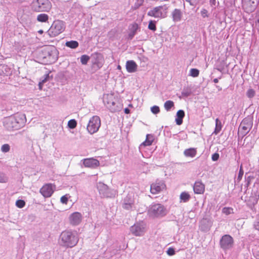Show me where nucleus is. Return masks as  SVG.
I'll return each mask as SVG.
<instances>
[{
  "label": "nucleus",
  "instance_id": "obj_10",
  "mask_svg": "<svg viewBox=\"0 0 259 259\" xmlns=\"http://www.w3.org/2000/svg\"><path fill=\"white\" fill-rule=\"evenodd\" d=\"M146 231V225L143 222H139L131 227L130 232L136 236H142Z\"/></svg>",
  "mask_w": 259,
  "mask_h": 259
},
{
  "label": "nucleus",
  "instance_id": "obj_19",
  "mask_svg": "<svg viewBox=\"0 0 259 259\" xmlns=\"http://www.w3.org/2000/svg\"><path fill=\"white\" fill-rule=\"evenodd\" d=\"M92 63L94 65H96L98 68H100L104 63V59L102 55L100 54L93 55Z\"/></svg>",
  "mask_w": 259,
  "mask_h": 259
},
{
  "label": "nucleus",
  "instance_id": "obj_23",
  "mask_svg": "<svg viewBox=\"0 0 259 259\" xmlns=\"http://www.w3.org/2000/svg\"><path fill=\"white\" fill-rule=\"evenodd\" d=\"M250 128H251L250 124H248V123L246 124L245 123V121H243L241 123V124H240V127H239V131L241 133H242V135H245L249 132Z\"/></svg>",
  "mask_w": 259,
  "mask_h": 259
},
{
  "label": "nucleus",
  "instance_id": "obj_6",
  "mask_svg": "<svg viewBox=\"0 0 259 259\" xmlns=\"http://www.w3.org/2000/svg\"><path fill=\"white\" fill-rule=\"evenodd\" d=\"M168 9V6L166 5L156 7L148 11L147 15L155 18H164L167 16Z\"/></svg>",
  "mask_w": 259,
  "mask_h": 259
},
{
  "label": "nucleus",
  "instance_id": "obj_24",
  "mask_svg": "<svg viewBox=\"0 0 259 259\" xmlns=\"http://www.w3.org/2000/svg\"><path fill=\"white\" fill-rule=\"evenodd\" d=\"M197 154V149L195 148H190L186 149L184 151V155L187 157L194 158Z\"/></svg>",
  "mask_w": 259,
  "mask_h": 259
},
{
  "label": "nucleus",
  "instance_id": "obj_52",
  "mask_svg": "<svg viewBox=\"0 0 259 259\" xmlns=\"http://www.w3.org/2000/svg\"><path fill=\"white\" fill-rule=\"evenodd\" d=\"M213 82L215 83H218L219 82V79L218 78H214L213 79Z\"/></svg>",
  "mask_w": 259,
  "mask_h": 259
},
{
  "label": "nucleus",
  "instance_id": "obj_30",
  "mask_svg": "<svg viewBox=\"0 0 259 259\" xmlns=\"http://www.w3.org/2000/svg\"><path fill=\"white\" fill-rule=\"evenodd\" d=\"M49 16L46 14H39L37 17V20L40 22H46L48 20Z\"/></svg>",
  "mask_w": 259,
  "mask_h": 259
},
{
  "label": "nucleus",
  "instance_id": "obj_13",
  "mask_svg": "<svg viewBox=\"0 0 259 259\" xmlns=\"http://www.w3.org/2000/svg\"><path fill=\"white\" fill-rule=\"evenodd\" d=\"M44 51L48 54V57L51 62L57 61L58 58V52L55 47L49 46L46 48Z\"/></svg>",
  "mask_w": 259,
  "mask_h": 259
},
{
  "label": "nucleus",
  "instance_id": "obj_31",
  "mask_svg": "<svg viewBox=\"0 0 259 259\" xmlns=\"http://www.w3.org/2000/svg\"><path fill=\"white\" fill-rule=\"evenodd\" d=\"M174 106V103L170 100L166 101L164 104V107L166 111H169L170 109Z\"/></svg>",
  "mask_w": 259,
  "mask_h": 259
},
{
  "label": "nucleus",
  "instance_id": "obj_35",
  "mask_svg": "<svg viewBox=\"0 0 259 259\" xmlns=\"http://www.w3.org/2000/svg\"><path fill=\"white\" fill-rule=\"evenodd\" d=\"M49 78V74H46L42 80L39 82V89L40 90L42 89L43 84L48 80V78Z\"/></svg>",
  "mask_w": 259,
  "mask_h": 259
},
{
  "label": "nucleus",
  "instance_id": "obj_17",
  "mask_svg": "<svg viewBox=\"0 0 259 259\" xmlns=\"http://www.w3.org/2000/svg\"><path fill=\"white\" fill-rule=\"evenodd\" d=\"M212 224V223L210 220L205 218L201 221L199 227L201 231L206 232L210 230Z\"/></svg>",
  "mask_w": 259,
  "mask_h": 259
},
{
  "label": "nucleus",
  "instance_id": "obj_53",
  "mask_svg": "<svg viewBox=\"0 0 259 259\" xmlns=\"http://www.w3.org/2000/svg\"><path fill=\"white\" fill-rule=\"evenodd\" d=\"M38 32L39 33H40V34H42V33H43L44 31H43V30H39L38 31Z\"/></svg>",
  "mask_w": 259,
  "mask_h": 259
},
{
  "label": "nucleus",
  "instance_id": "obj_11",
  "mask_svg": "<svg viewBox=\"0 0 259 259\" xmlns=\"http://www.w3.org/2000/svg\"><path fill=\"white\" fill-rule=\"evenodd\" d=\"M220 245L224 250H228L231 248L233 245V239L229 235H225L220 240Z\"/></svg>",
  "mask_w": 259,
  "mask_h": 259
},
{
  "label": "nucleus",
  "instance_id": "obj_46",
  "mask_svg": "<svg viewBox=\"0 0 259 259\" xmlns=\"http://www.w3.org/2000/svg\"><path fill=\"white\" fill-rule=\"evenodd\" d=\"M186 1L189 2L191 6H195L199 3V0H186Z\"/></svg>",
  "mask_w": 259,
  "mask_h": 259
},
{
  "label": "nucleus",
  "instance_id": "obj_49",
  "mask_svg": "<svg viewBox=\"0 0 259 259\" xmlns=\"http://www.w3.org/2000/svg\"><path fill=\"white\" fill-rule=\"evenodd\" d=\"M254 228L259 231V219L254 223Z\"/></svg>",
  "mask_w": 259,
  "mask_h": 259
},
{
  "label": "nucleus",
  "instance_id": "obj_54",
  "mask_svg": "<svg viewBox=\"0 0 259 259\" xmlns=\"http://www.w3.org/2000/svg\"><path fill=\"white\" fill-rule=\"evenodd\" d=\"M182 95H185V96H188V94H187V93H185L184 92L182 93Z\"/></svg>",
  "mask_w": 259,
  "mask_h": 259
},
{
  "label": "nucleus",
  "instance_id": "obj_45",
  "mask_svg": "<svg viewBox=\"0 0 259 259\" xmlns=\"http://www.w3.org/2000/svg\"><path fill=\"white\" fill-rule=\"evenodd\" d=\"M201 15L203 18L207 17L208 16L207 11L205 9H202L201 11Z\"/></svg>",
  "mask_w": 259,
  "mask_h": 259
},
{
  "label": "nucleus",
  "instance_id": "obj_22",
  "mask_svg": "<svg viewBox=\"0 0 259 259\" xmlns=\"http://www.w3.org/2000/svg\"><path fill=\"white\" fill-rule=\"evenodd\" d=\"M138 66L136 62L133 60L126 61V69L128 72L133 73L137 71Z\"/></svg>",
  "mask_w": 259,
  "mask_h": 259
},
{
  "label": "nucleus",
  "instance_id": "obj_1",
  "mask_svg": "<svg viewBox=\"0 0 259 259\" xmlns=\"http://www.w3.org/2000/svg\"><path fill=\"white\" fill-rule=\"evenodd\" d=\"M79 241L77 233L71 230H65L60 235L58 242L60 246L65 248H72Z\"/></svg>",
  "mask_w": 259,
  "mask_h": 259
},
{
  "label": "nucleus",
  "instance_id": "obj_34",
  "mask_svg": "<svg viewBox=\"0 0 259 259\" xmlns=\"http://www.w3.org/2000/svg\"><path fill=\"white\" fill-rule=\"evenodd\" d=\"M89 60L90 57L86 55H82L80 57V61L83 65H86Z\"/></svg>",
  "mask_w": 259,
  "mask_h": 259
},
{
  "label": "nucleus",
  "instance_id": "obj_5",
  "mask_svg": "<svg viewBox=\"0 0 259 259\" xmlns=\"http://www.w3.org/2000/svg\"><path fill=\"white\" fill-rule=\"evenodd\" d=\"M97 188L99 195L102 198H114L117 194V190L110 188L102 182L98 183Z\"/></svg>",
  "mask_w": 259,
  "mask_h": 259
},
{
  "label": "nucleus",
  "instance_id": "obj_12",
  "mask_svg": "<svg viewBox=\"0 0 259 259\" xmlns=\"http://www.w3.org/2000/svg\"><path fill=\"white\" fill-rule=\"evenodd\" d=\"M166 189V185L163 181H156L151 185L150 192L152 194H156Z\"/></svg>",
  "mask_w": 259,
  "mask_h": 259
},
{
  "label": "nucleus",
  "instance_id": "obj_33",
  "mask_svg": "<svg viewBox=\"0 0 259 259\" xmlns=\"http://www.w3.org/2000/svg\"><path fill=\"white\" fill-rule=\"evenodd\" d=\"M199 71L198 69L192 68L190 70L189 75L192 77H196L199 75Z\"/></svg>",
  "mask_w": 259,
  "mask_h": 259
},
{
  "label": "nucleus",
  "instance_id": "obj_26",
  "mask_svg": "<svg viewBox=\"0 0 259 259\" xmlns=\"http://www.w3.org/2000/svg\"><path fill=\"white\" fill-rule=\"evenodd\" d=\"M181 202H187L190 198V194L187 192H183L180 196Z\"/></svg>",
  "mask_w": 259,
  "mask_h": 259
},
{
  "label": "nucleus",
  "instance_id": "obj_43",
  "mask_svg": "<svg viewBox=\"0 0 259 259\" xmlns=\"http://www.w3.org/2000/svg\"><path fill=\"white\" fill-rule=\"evenodd\" d=\"M166 253L168 255L171 256L175 254V251L173 248L169 247L167 250Z\"/></svg>",
  "mask_w": 259,
  "mask_h": 259
},
{
  "label": "nucleus",
  "instance_id": "obj_40",
  "mask_svg": "<svg viewBox=\"0 0 259 259\" xmlns=\"http://www.w3.org/2000/svg\"><path fill=\"white\" fill-rule=\"evenodd\" d=\"M222 212L226 215L230 214L233 212V209L230 207H224L222 209Z\"/></svg>",
  "mask_w": 259,
  "mask_h": 259
},
{
  "label": "nucleus",
  "instance_id": "obj_39",
  "mask_svg": "<svg viewBox=\"0 0 259 259\" xmlns=\"http://www.w3.org/2000/svg\"><path fill=\"white\" fill-rule=\"evenodd\" d=\"M10 146L9 144H5L2 145L1 150L3 152L6 153L10 151Z\"/></svg>",
  "mask_w": 259,
  "mask_h": 259
},
{
  "label": "nucleus",
  "instance_id": "obj_25",
  "mask_svg": "<svg viewBox=\"0 0 259 259\" xmlns=\"http://www.w3.org/2000/svg\"><path fill=\"white\" fill-rule=\"evenodd\" d=\"M185 116V112L183 110H179L176 114V118L175 119L177 125H181L183 122V118Z\"/></svg>",
  "mask_w": 259,
  "mask_h": 259
},
{
  "label": "nucleus",
  "instance_id": "obj_3",
  "mask_svg": "<svg viewBox=\"0 0 259 259\" xmlns=\"http://www.w3.org/2000/svg\"><path fill=\"white\" fill-rule=\"evenodd\" d=\"M103 102L105 107L111 112H118L122 108L118 97L115 96L113 93L104 94Z\"/></svg>",
  "mask_w": 259,
  "mask_h": 259
},
{
  "label": "nucleus",
  "instance_id": "obj_27",
  "mask_svg": "<svg viewBox=\"0 0 259 259\" xmlns=\"http://www.w3.org/2000/svg\"><path fill=\"white\" fill-rule=\"evenodd\" d=\"M153 141V136L151 135L148 134L146 136V140L140 145V146H150L152 144Z\"/></svg>",
  "mask_w": 259,
  "mask_h": 259
},
{
  "label": "nucleus",
  "instance_id": "obj_16",
  "mask_svg": "<svg viewBox=\"0 0 259 259\" xmlns=\"http://www.w3.org/2000/svg\"><path fill=\"white\" fill-rule=\"evenodd\" d=\"M82 162L85 167L92 168H95L100 164L99 161L93 158H85L82 160Z\"/></svg>",
  "mask_w": 259,
  "mask_h": 259
},
{
  "label": "nucleus",
  "instance_id": "obj_29",
  "mask_svg": "<svg viewBox=\"0 0 259 259\" xmlns=\"http://www.w3.org/2000/svg\"><path fill=\"white\" fill-rule=\"evenodd\" d=\"M222 125L221 121L218 119H215V127L214 131L215 134H218L222 130Z\"/></svg>",
  "mask_w": 259,
  "mask_h": 259
},
{
  "label": "nucleus",
  "instance_id": "obj_7",
  "mask_svg": "<svg viewBox=\"0 0 259 259\" xmlns=\"http://www.w3.org/2000/svg\"><path fill=\"white\" fill-rule=\"evenodd\" d=\"M52 8V4L49 0H34L32 8L36 12H48Z\"/></svg>",
  "mask_w": 259,
  "mask_h": 259
},
{
  "label": "nucleus",
  "instance_id": "obj_42",
  "mask_svg": "<svg viewBox=\"0 0 259 259\" xmlns=\"http://www.w3.org/2000/svg\"><path fill=\"white\" fill-rule=\"evenodd\" d=\"M151 111L154 114H158L160 112L159 107L157 106H153L151 107Z\"/></svg>",
  "mask_w": 259,
  "mask_h": 259
},
{
  "label": "nucleus",
  "instance_id": "obj_20",
  "mask_svg": "<svg viewBox=\"0 0 259 259\" xmlns=\"http://www.w3.org/2000/svg\"><path fill=\"white\" fill-rule=\"evenodd\" d=\"M172 21L174 22H178L181 21L183 17V13L181 10L175 9L171 14Z\"/></svg>",
  "mask_w": 259,
  "mask_h": 259
},
{
  "label": "nucleus",
  "instance_id": "obj_21",
  "mask_svg": "<svg viewBox=\"0 0 259 259\" xmlns=\"http://www.w3.org/2000/svg\"><path fill=\"white\" fill-rule=\"evenodd\" d=\"M205 189L204 185L201 181H196L194 186V192L196 194H202Z\"/></svg>",
  "mask_w": 259,
  "mask_h": 259
},
{
  "label": "nucleus",
  "instance_id": "obj_36",
  "mask_svg": "<svg viewBox=\"0 0 259 259\" xmlns=\"http://www.w3.org/2000/svg\"><path fill=\"white\" fill-rule=\"evenodd\" d=\"M77 125V122L75 119H71L68 122V126L70 128H74Z\"/></svg>",
  "mask_w": 259,
  "mask_h": 259
},
{
  "label": "nucleus",
  "instance_id": "obj_55",
  "mask_svg": "<svg viewBox=\"0 0 259 259\" xmlns=\"http://www.w3.org/2000/svg\"><path fill=\"white\" fill-rule=\"evenodd\" d=\"M117 69H121V67H120V65H118V66H117Z\"/></svg>",
  "mask_w": 259,
  "mask_h": 259
},
{
  "label": "nucleus",
  "instance_id": "obj_38",
  "mask_svg": "<svg viewBox=\"0 0 259 259\" xmlns=\"http://www.w3.org/2000/svg\"><path fill=\"white\" fill-rule=\"evenodd\" d=\"M246 96L249 98H253L255 96V91L252 89H249L246 92Z\"/></svg>",
  "mask_w": 259,
  "mask_h": 259
},
{
  "label": "nucleus",
  "instance_id": "obj_37",
  "mask_svg": "<svg viewBox=\"0 0 259 259\" xmlns=\"http://www.w3.org/2000/svg\"><path fill=\"white\" fill-rule=\"evenodd\" d=\"M155 23V21L152 20L150 21L148 25V28L150 30L155 31L156 29Z\"/></svg>",
  "mask_w": 259,
  "mask_h": 259
},
{
  "label": "nucleus",
  "instance_id": "obj_47",
  "mask_svg": "<svg viewBox=\"0 0 259 259\" xmlns=\"http://www.w3.org/2000/svg\"><path fill=\"white\" fill-rule=\"evenodd\" d=\"M243 175V170L242 169V165H241L240 170H239V174H238V179H239V180L241 179Z\"/></svg>",
  "mask_w": 259,
  "mask_h": 259
},
{
  "label": "nucleus",
  "instance_id": "obj_28",
  "mask_svg": "<svg viewBox=\"0 0 259 259\" xmlns=\"http://www.w3.org/2000/svg\"><path fill=\"white\" fill-rule=\"evenodd\" d=\"M65 46L68 48H70L71 49H76L77 48L78 46V42L77 41L75 40H71L67 41L65 44Z\"/></svg>",
  "mask_w": 259,
  "mask_h": 259
},
{
  "label": "nucleus",
  "instance_id": "obj_51",
  "mask_svg": "<svg viewBox=\"0 0 259 259\" xmlns=\"http://www.w3.org/2000/svg\"><path fill=\"white\" fill-rule=\"evenodd\" d=\"M124 112L126 114H129L130 113V110L128 108H125Z\"/></svg>",
  "mask_w": 259,
  "mask_h": 259
},
{
  "label": "nucleus",
  "instance_id": "obj_2",
  "mask_svg": "<svg viewBox=\"0 0 259 259\" xmlns=\"http://www.w3.org/2000/svg\"><path fill=\"white\" fill-rule=\"evenodd\" d=\"M26 120L23 114H16L5 118L4 126L8 130H17L23 127Z\"/></svg>",
  "mask_w": 259,
  "mask_h": 259
},
{
  "label": "nucleus",
  "instance_id": "obj_15",
  "mask_svg": "<svg viewBox=\"0 0 259 259\" xmlns=\"http://www.w3.org/2000/svg\"><path fill=\"white\" fill-rule=\"evenodd\" d=\"M55 187L50 184H47L40 189V193L46 198L50 197L54 192Z\"/></svg>",
  "mask_w": 259,
  "mask_h": 259
},
{
  "label": "nucleus",
  "instance_id": "obj_4",
  "mask_svg": "<svg viewBox=\"0 0 259 259\" xmlns=\"http://www.w3.org/2000/svg\"><path fill=\"white\" fill-rule=\"evenodd\" d=\"M148 215L153 219H160L168 212L166 207L161 203H152L148 207L147 210Z\"/></svg>",
  "mask_w": 259,
  "mask_h": 259
},
{
  "label": "nucleus",
  "instance_id": "obj_9",
  "mask_svg": "<svg viewBox=\"0 0 259 259\" xmlns=\"http://www.w3.org/2000/svg\"><path fill=\"white\" fill-rule=\"evenodd\" d=\"M101 126V119L99 116L95 115L92 116L89 120L87 126V130L91 135L96 133Z\"/></svg>",
  "mask_w": 259,
  "mask_h": 259
},
{
  "label": "nucleus",
  "instance_id": "obj_18",
  "mask_svg": "<svg viewBox=\"0 0 259 259\" xmlns=\"http://www.w3.org/2000/svg\"><path fill=\"white\" fill-rule=\"evenodd\" d=\"M134 203V199L132 195H128L123 200L122 207L124 209H130L132 208Z\"/></svg>",
  "mask_w": 259,
  "mask_h": 259
},
{
  "label": "nucleus",
  "instance_id": "obj_41",
  "mask_svg": "<svg viewBox=\"0 0 259 259\" xmlns=\"http://www.w3.org/2000/svg\"><path fill=\"white\" fill-rule=\"evenodd\" d=\"M25 203L24 200H18L16 202V205L20 208H23L25 206Z\"/></svg>",
  "mask_w": 259,
  "mask_h": 259
},
{
  "label": "nucleus",
  "instance_id": "obj_8",
  "mask_svg": "<svg viewBox=\"0 0 259 259\" xmlns=\"http://www.w3.org/2000/svg\"><path fill=\"white\" fill-rule=\"evenodd\" d=\"M65 28L63 21L60 20L55 21L50 29L47 31V34L51 37H55L61 33Z\"/></svg>",
  "mask_w": 259,
  "mask_h": 259
},
{
  "label": "nucleus",
  "instance_id": "obj_48",
  "mask_svg": "<svg viewBox=\"0 0 259 259\" xmlns=\"http://www.w3.org/2000/svg\"><path fill=\"white\" fill-rule=\"evenodd\" d=\"M60 201L63 204H67L68 202V198L66 196H63L61 197Z\"/></svg>",
  "mask_w": 259,
  "mask_h": 259
},
{
  "label": "nucleus",
  "instance_id": "obj_44",
  "mask_svg": "<svg viewBox=\"0 0 259 259\" xmlns=\"http://www.w3.org/2000/svg\"><path fill=\"white\" fill-rule=\"evenodd\" d=\"M220 157V155L218 153H214L211 156V159L213 161H217Z\"/></svg>",
  "mask_w": 259,
  "mask_h": 259
},
{
  "label": "nucleus",
  "instance_id": "obj_50",
  "mask_svg": "<svg viewBox=\"0 0 259 259\" xmlns=\"http://www.w3.org/2000/svg\"><path fill=\"white\" fill-rule=\"evenodd\" d=\"M210 4L212 6H215L216 5L215 0H210Z\"/></svg>",
  "mask_w": 259,
  "mask_h": 259
},
{
  "label": "nucleus",
  "instance_id": "obj_14",
  "mask_svg": "<svg viewBox=\"0 0 259 259\" xmlns=\"http://www.w3.org/2000/svg\"><path fill=\"white\" fill-rule=\"evenodd\" d=\"M82 215L79 212L72 213L68 218L69 224L74 226L79 225L82 221Z\"/></svg>",
  "mask_w": 259,
  "mask_h": 259
},
{
  "label": "nucleus",
  "instance_id": "obj_32",
  "mask_svg": "<svg viewBox=\"0 0 259 259\" xmlns=\"http://www.w3.org/2000/svg\"><path fill=\"white\" fill-rule=\"evenodd\" d=\"M8 177L6 174L0 172V183H6L8 182Z\"/></svg>",
  "mask_w": 259,
  "mask_h": 259
},
{
  "label": "nucleus",
  "instance_id": "obj_56",
  "mask_svg": "<svg viewBox=\"0 0 259 259\" xmlns=\"http://www.w3.org/2000/svg\"><path fill=\"white\" fill-rule=\"evenodd\" d=\"M217 88H218V89H219V90H222V88H220V87L217 86Z\"/></svg>",
  "mask_w": 259,
  "mask_h": 259
},
{
  "label": "nucleus",
  "instance_id": "obj_57",
  "mask_svg": "<svg viewBox=\"0 0 259 259\" xmlns=\"http://www.w3.org/2000/svg\"><path fill=\"white\" fill-rule=\"evenodd\" d=\"M128 106L130 107H133L132 104H129Z\"/></svg>",
  "mask_w": 259,
  "mask_h": 259
}]
</instances>
